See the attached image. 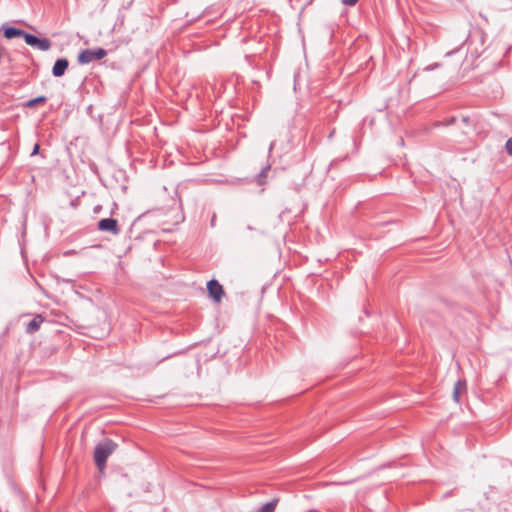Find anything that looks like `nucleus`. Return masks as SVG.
<instances>
[{"instance_id": "9d476101", "label": "nucleus", "mask_w": 512, "mask_h": 512, "mask_svg": "<svg viewBox=\"0 0 512 512\" xmlns=\"http://www.w3.org/2000/svg\"><path fill=\"white\" fill-rule=\"evenodd\" d=\"M277 500H272L266 504H264L260 509L259 512H274L276 508Z\"/></svg>"}, {"instance_id": "ddd939ff", "label": "nucleus", "mask_w": 512, "mask_h": 512, "mask_svg": "<svg viewBox=\"0 0 512 512\" xmlns=\"http://www.w3.org/2000/svg\"><path fill=\"white\" fill-rule=\"evenodd\" d=\"M269 170H270V165H267V166H265V167L261 170V172L258 174V183H259L260 185L264 184V180H263V179L266 177L267 172H268Z\"/></svg>"}, {"instance_id": "f3484780", "label": "nucleus", "mask_w": 512, "mask_h": 512, "mask_svg": "<svg viewBox=\"0 0 512 512\" xmlns=\"http://www.w3.org/2000/svg\"><path fill=\"white\" fill-rule=\"evenodd\" d=\"M273 147H274V142H271V144H270V146H269V153H271V152H272Z\"/></svg>"}, {"instance_id": "7ed1b4c3", "label": "nucleus", "mask_w": 512, "mask_h": 512, "mask_svg": "<svg viewBox=\"0 0 512 512\" xmlns=\"http://www.w3.org/2000/svg\"><path fill=\"white\" fill-rule=\"evenodd\" d=\"M25 43L33 48H36L40 51H48L51 46H52V43L49 39L47 38H38L36 37L35 35H32V34H27L25 35Z\"/></svg>"}, {"instance_id": "1a4fd4ad", "label": "nucleus", "mask_w": 512, "mask_h": 512, "mask_svg": "<svg viewBox=\"0 0 512 512\" xmlns=\"http://www.w3.org/2000/svg\"><path fill=\"white\" fill-rule=\"evenodd\" d=\"M44 318L41 315H36L28 324L26 327V332L29 334H32L36 332L41 324L43 323Z\"/></svg>"}, {"instance_id": "0eeeda50", "label": "nucleus", "mask_w": 512, "mask_h": 512, "mask_svg": "<svg viewBox=\"0 0 512 512\" xmlns=\"http://www.w3.org/2000/svg\"><path fill=\"white\" fill-rule=\"evenodd\" d=\"M2 30H3L4 37L7 38V39H13L15 37H23L25 39V35L28 34L24 30H21V29L16 28V27H5V26H3Z\"/></svg>"}, {"instance_id": "f03ea898", "label": "nucleus", "mask_w": 512, "mask_h": 512, "mask_svg": "<svg viewBox=\"0 0 512 512\" xmlns=\"http://www.w3.org/2000/svg\"><path fill=\"white\" fill-rule=\"evenodd\" d=\"M107 55V51L103 48L85 49L78 55L80 64H88L95 60H101Z\"/></svg>"}, {"instance_id": "2eb2a0df", "label": "nucleus", "mask_w": 512, "mask_h": 512, "mask_svg": "<svg viewBox=\"0 0 512 512\" xmlns=\"http://www.w3.org/2000/svg\"><path fill=\"white\" fill-rule=\"evenodd\" d=\"M358 0H342L343 4L348 6H353L357 3Z\"/></svg>"}, {"instance_id": "20e7f679", "label": "nucleus", "mask_w": 512, "mask_h": 512, "mask_svg": "<svg viewBox=\"0 0 512 512\" xmlns=\"http://www.w3.org/2000/svg\"><path fill=\"white\" fill-rule=\"evenodd\" d=\"M207 290L209 296L217 303L221 302L222 297L224 296V290L222 285L219 284L216 280H210L207 283Z\"/></svg>"}, {"instance_id": "39448f33", "label": "nucleus", "mask_w": 512, "mask_h": 512, "mask_svg": "<svg viewBox=\"0 0 512 512\" xmlns=\"http://www.w3.org/2000/svg\"><path fill=\"white\" fill-rule=\"evenodd\" d=\"M98 229L104 232H110L117 235L120 232L117 220L113 218H104L98 222Z\"/></svg>"}, {"instance_id": "f8f14e48", "label": "nucleus", "mask_w": 512, "mask_h": 512, "mask_svg": "<svg viewBox=\"0 0 512 512\" xmlns=\"http://www.w3.org/2000/svg\"><path fill=\"white\" fill-rule=\"evenodd\" d=\"M269 170H270V165H267V166H265V167L261 170V172L258 174V183H259L260 185L264 184V180H263V179L266 177L267 172H268Z\"/></svg>"}, {"instance_id": "f257e3e1", "label": "nucleus", "mask_w": 512, "mask_h": 512, "mask_svg": "<svg viewBox=\"0 0 512 512\" xmlns=\"http://www.w3.org/2000/svg\"><path fill=\"white\" fill-rule=\"evenodd\" d=\"M116 447L117 444L111 439H104L96 445L94 450V460L100 471L105 469L106 461L115 451Z\"/></svg>"}, {"instance_id": "423d86ee", "label": "nucleus", "mask_w": 512, "mask_h": 512, "mask_svg": "<svg viewBox=\"0 0 512 512\" xmlns=\"http://www.w3.org/2000/svg\"><path fill=\"white\" fill-rule=\"evenodd\" d=\"M69 62L65 58H60L56 60L54 66L52 68V74L55 77H61L64 75L66 69L68 68Z\"/></svg>"}, {"instance_id": "6e6552de", "label": "nucleus", "mask_w": 512, "mask_h": 512, "mask_svg": "<svg viewBox=\"0 0 512 512\" xmlns=\"http://www.w3.org/2000/svg\"><path fill=\"white\" fill-rule=\"evenodd\" d=\"M467 384L465 380H458L455 383L453 390V400L457 403L460 402V396L462 393L466 392Z\"/></svg>"}, {"instance_id": "9b49d317", "label": "nucleus", "mask_w": 512, "mask_h": 512, "mask_svg": "<svg viewBox=\"0 0 512 512\" xmlns=\"http://www.w3.org/2000/svg\"><path fill=\"white\" fill-rule=\"evenodd\" d=\"M46 97L45 96H39V97H36L34 99H31L29 101L26 102V106L29 107V108H33L35 107L37 104H40V103H45L46 102Z\"/></svg>"}, {"instance_id": "dca6fc26", "label": "nucleus", "mask_w": 512, "mask_h": 512, "mask_svg": "<svg viewBox=\"0 0 512 512\" xmlns=\"http://www.w3.org/2000/svg\"><path fill=\"white\" fill-rule=\"evenodd\" d=\"M38 151H39V145H38V144H36V145L34 146V148H33V151L31 152V156L36 155V154L38 153Z\"/></svg>"}, {"instance_id": "6ab92c4d", "label": "nucleus", "mask_w": 512, "mask_h": 512, "mask_svg": "<svg viewBox=\"0 0 512 512\" xmlns=\"http://www.w3.org/2000/svg\"><path fill=\"white\" fill-rule=\"evenodd\" d=\"M215 223V215L213 216L212 220H211V225L213 226Z\"/></svg>"}, {"instance_id": "a211bd4d", "label": "nucleus", "mask_w": 512, "mask_h": 512, "mask_svg": "<svg viewBox=\"0 0 512 512\" xmlns=\"http://www.w3.org/2000/svg\"><path fill=\"white\" fill-rule=\"evenodd\" d=\"M468 120H469V118H468V117H466V116H464V117L462 118V121H463V122H465V123H467V122H468Z\"/></svg>"}, {"instance_id": "4468645a", "label": "nucleus", "mask_w": 512, "mask_h": 512, "mask_svg": "<svg viewBox=\"0 0 512 512\" xmlns=\"http://www.w3.org/2000/svg\"><path fill=\"white\" fill-rule=\"evenodd\" d=\"M507 153L512 156V138L508 139L505 145Z\"/></svg>"}, {"instance_id": "aec40b11", "label": "nucleus", "mask_w": 512, "mask_h": 512, "mask_svg": "<svg viewBox=\"0 0 512 512\" xmlns=\"http://www.w3.org/2000/svg\"><path fill=\"white\" fill-rule=\"evenodd\" d=\"M247 229H248V230H250V231H253V230H254V228H253L251 225H248V226H247Z\"/></svg>"}]
</instances>
